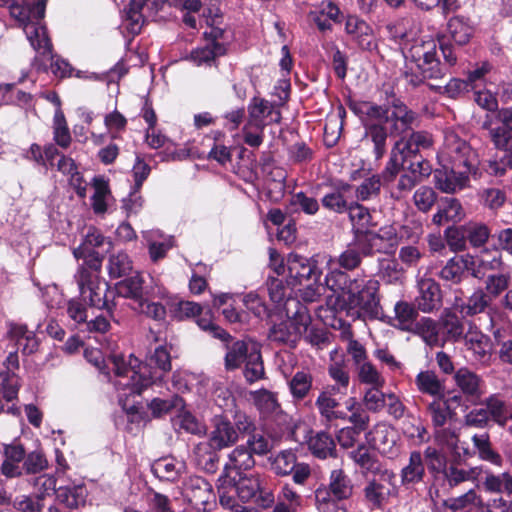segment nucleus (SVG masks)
Masks as SVG:
<instances>
[{"mask_svg":"<svg viewBox=\"0 0 512 512\" xmlns=\"http://www.w3.org/2000/svg\"><path fill=\"white\" fill-rule=\"evenodd\" d=\"M226 47L223 43L214 46L206 45L205 47L196 48L190 54V60L197 66L210 64L215 57L225 54Z\"/></svg>","mask_w":512,"mask_h":512,"instance_id":"680f3d73","label":"nucleus"},{"mask_svg":"<svg viewBox=\"0 0 512 512\" xmlns=\"http://www.w3.org/2000/svg\"><path fill=\"white\" fill-rule=\"evenodd\" d=\"M348 456L361 469L363 475H374L384 470L375 455L363 443L350 451Z\"/></svg>","mask_w":512,"mask_h":512,"instance_id":"f704fd0d","label":"nucleus"},{"mask_svg":"<svg viewBox=\"0 0 512 512\" xmlns=\"http://www.w3.org/2000/svg\"><path fill=\"white\" fill-rule=\"evenodd\" d=\"M482 490L489 494L496 495H512V474L509 472H502L494 474L486 472L485 477L481 481Z\"/></svg>","mask_w":512,"mask_h":512,"instance_id":"72a5a7b5","label":"nucleus"},{"mask_svg":"<svg viewBox=\"0 0 512 512\" xmlns=\"http://www.w3.org/2000/svg\"><path fill=\"white\" fill-rule=\"evenodd\" d=\"M288 271L287 283L289 286L301 285L304 281H318L321 275L317 263L312 258H307L296 253H290L286 259Z\"/></svg>","mask_w":512,"mask_h":512,"instance_id":"4468645a","label":"nucleus"},{"mask_svg":"<svg viewBox=\"0 0 512 512\" xmlns=\"http://www.w3.org/2000/svg\"><path fill=\"white\" fill-rule=\"evenodd\" d=\"M87 494L83 484L60 486L56 491V500L69 509H77L85 504Z\"/></svg>","mask_w":512,"mask_h":512,"instance_id":"e433bc0d","label":"nucleus"},{"mask_svg":"<svg viewBox=\"0 0 512 512\" xmlns=\"http://www.w3.org/2000/svg\"><path fill=\"white\" fill-rule=\"evenodd\" d=\"M383 176L382 174H375L365 179L355 189V195L359 201H367L378 197L381 190Z\"/></svg>","mask_w":512,"mask_h":512,"instance_id":"e2e57ef3","label":"nucleus"},{"mask_svg":"<svg viewBox=\"0 0 512 512\" xmlns=\"http://www.w3.org/2000/svg\"><path fill=\"white\" fill-rule=\"evenodd\" d=\"M398 244L401 242H417L423 234L422 222L415 218H406L404 223L395 226Z\"/></svg>","mask_w":512,"mask_h":512,"instance_id":"6e6d98bb","label":"nucleus"},{"mask_svg":"<svg viewBox=\"0 0 512 512\" xmlns=\"http://www.w3.org/2000/svg\"><path fill=\"white\" fill-rule=\"evenodd\" d=\"M363 500L370 510H381L397 493L396 474L389 469L374 474L363 490Z\"/></svg>","mask_w":512,"mask_h":512,"instance_id":"9d476101","label":"nucleus"},{"mask_svg":"<svg viewBox=\"0 0 512 512\" xmlns=\"http://www.w3.org/2000/svg\"><path fill=\"white\" fill-rule=\"evenodd\" d=\"M48 43L49 44H48L47 50L45 49L44 45L39 46L38 49L36 47H32V48L40 56L47 58V61H51L50 69H51V72L56 77L64 78V77L70 76L71 72H72V67L66 60H64L58 56H54L52 54V44H51V41L49 38H48Z\"/></svg>","mask_w":512,"mask_h":512,"instance_id":"5fc2aeb1","label":"nucleus"},{"mask_svg":"<svg viewBox=\"0 0 512 512\" xmlns=\"http://www.w3.org/2000/svg\"><path fill=\"white\" fill-rule=\"evenodd\" d=\"M442 335L447 341H458L463 335V324L455 313L445 310L440 320Z\"/></svg>","mask_w":512,"mask_h":512,"instance_id":"13d9d810","label":"nucleus"},{"mask_svg":"<svg viewBox=\"0 0 512 512\" xmlns=\"http://www.w3.org/2000/svg\"><path fill=\"white\" fill-rule=\"evenodd\" d=\"M25 458V450L21 445H4V461L1 465V473L8 477L14 478L22 475L19 464Z\"/></svg>","mask_w":512,"mask_h":512,"instance_id":"c9c22d12","label":"nucleus"},{"mask_svg":"<svg viewBox=\"0 0 512 512\" xmlns=\"http://www.w3.org/2000/svg\"><path fill=\"white\" fill-rule=\"evenodd\" d=\"M448 164L443 165V169L434 172L435 185L444 193L453 194L464 189L469 182V175L476 174L477 170H468L467 167L458 168Z\"/></svg>","mask_w":512,"mask_h":512,"instance_id":"2eb2a0df","label":"nucleus"},{"mask_svg":"<svg viewBox=\"0 0 512 512\" xmlns=\"http://www.w3.org/2000/svg\"><path fill=\"white\" fill-rule=\"evenodd\" d=\"M393 37L399 38L405 58L402 75L413 87L419 86L427 78H443L449 68L457 63L454 46L449 44L444 32L437 33L436 38L410 37L406 32H396Z\"/></svg>","mask_w":512,"mask_h":512,"instance_id":"f257e3e1","label":"nucleus"},{"mask_svg":"<svg viewBox=\"0 0 512 512\" xmlns=\"http://www.w3.org/2000/svg\"><path fill=\"white\" fill-rule=\"evenodd\" d=\"M116 380L115 388L119 391V404L127 408L123 397L140 395L153 384L161 383L166 372L171 370V356L167 345H159L151 353L148 363H142L133 354L128 356L114 354L109 357Z\"/></svg>","mask_w":512,"mask_h":512,"instance_id":"7ed1b4c3","label":"nucleus"},{"mask_svg":"<svg viewBox=\"0 0 512 512\" xmlns=\"http://www.w3.org/2000/svg\"><path fill=\"white\" fill-rule=\"evenodd\" d=\"M312 454L319 459L336 457V445L331 435L326 432H318L308 441Z\"/></svg>","mask_w":512,"mask_h":512,"instance_id":"49530a36","label":"nucleus"},{"mask_svg":"<svg viewBox=\"0 0 512 512\" xmlns=\"http://www.w3.org/2000/svg\"><path fill=\"white\" fill-rule=\"evenodd\" d=\"M454 380L457 387L470 404L477 405L484 394V382L476 373L467 368L456 371Z\"/></svg>","mask_w":512,"mask_h":512,"instance_id":"f3484780","label":"nucleus"},{"mask_svg":"<svg viewBox=\"0 0 512 512\" xmlns=\"http://www.w3.org/2000/svg\"><path fill=\"white\" fill-rule=\"evenodd\" d=\"M281 119L279 111L274 106L264 100L254 97L248 106V121L250 126H254L255 130H264L271 123H278Z\"/></svg>","mask_w":512,"mask_h":512,"instance_id":"dca6fc26","label":"nucleus"},{"mask_svg":"<svg viewBox=\"0 0 512 512\" xmlns=\"http://www.w3.org/2000/svg\"><path fill=\"white\" fill-rule=\"evenodd\" d=\"M224 362L227 370L239 368L248 358L251 346L244 340H237L226 346Z\"/></svg>","mask_w":512,"mask_h":512,"instance_id":"de8ad7c7","label":"nucleus"},{"mask_svg":"<svg viewBox=\"0 0 512 512\" xmlns=\"http://www.w3.org/2000/svg\"><path fill=\"white\" fill-rule=\"evenodd\" d=\"M345 31L352 41L363 50L375 48V40L371 26L355 15H349L345 22Z\"/></svg>","mask_w":512,"mask_h":512,"instance_id":"4be33fe9","label":"nucleus"},{"mask_svg":"<svg viewBox=\"0 0 512 512\" xmlns=\"http://www.w3.org/2000/svg\"><path fill=\"white\" fill-rule=\"evenodd\" d=\"M339 502L327 486H320L315 490V505L319 512H337Z\"/></svg>","mask_w":512,"mask_h":512,"instance_id":"774afa93","label":"nucleus"},{"mask_svg":"<svg viewBox=\"0 0 512 512\" xmlns=\"http://www.w3.org/2000/svg\"><path fill=\"white\" fill-rule=\"evenodd\" d=\"M238 481L235 479V485L230 487V490L237 493L238 497L243 502H248L257 496L258 491L261 489L265 477L260 474L251 475H238Z\"/></svg>","mask_w":512,"mask_h":512,"instance_id":"4c0bfd02","label":"nucleus"},{"mask_svg":"<svg viewBox=\"0 0 512 512\" xmlns=\"http://www.w3.org/2000/svg\"><path fill=\"white\" fill-rule=\"evenodd\" d=\"M362 240H359L356 245L348 246L336 259L340 268L351 271L359 267L362 262V257L365 256L361 250Z\"/></svg>","mask_w":512,"mask_h":512,"instance_id":"0e129e2a","label":"nucleus"},{"mask_svg":"<svg viewBox=\"0 0 512 512\" xmlns=\"http://www.w3.org/2000/svg\"><path fill=\"white\" fill-rule=\"evenodd\" d=\"M327 487L332 491L334 497L340 501L348 500L354 492L352 479L343 469H333L329 475Z\"/></svg>","mask_w":512,"mask_h":512,"instance_id":"58836bf2","label":"nucleus"},{"mask_svg":"<svg viewBox=\"0 0 512 512\" xmlns=\"http://www.w3.org/2000/svg\"><path fill=\"white\" fill-rule=\"evenodd\" d=\"M328 289L347 296V314L362 319H378L382 314L377 280L366 275L351 276L339 268H330L325 277Z\"/></svg>","mask_w":512,"mask_h":512,"instance_id":"20e7f679","label":"nucleus"},{"mask_svg":"<svg viewBox=\"0 0 512 512\" xmlns=\"http://www.w3.org/2000/svg\"><path fill=\"white\" fill-rule=\"evenodd\" d=\"M314 377L308 370L296 371L288 380L287 386L294 403L306 400L313 389Z\"/></svg>","mask_w":512,"mask_h":512,"instance_id":"c85d7f7f","label":"nucleus"},{"mask_svg":"<svg viewBox=\"0 0 512 512\" xmlns=\"http://www.w3.org/2000/svg\"><path fill=\"white\" fill-rule=\"evenodd\" d=\"M504 266L502 253L498 248L484 249L475 259V265L472 266V276L477 279H484L488 272L504 271Z\"/></svg>","mask_w":512,"mask_h":512,"instance_id":"b1692460","label":"nucleus"},{"mask_svg":"<svg viewBox=\"0 0 512 512\" xmlns=\"http://www.w3.org/2000/svg\"><path fill=\"white\" fill-rule=\"evenodd\" d=\"M336 393H340V387L327 386L318 395L315 406L326 422H332L337 419L345 420L347 413L339 410L340 403L334 397Z\"/></svg>","mask_w":512,"mask_h":512,"instance_id":"412c9836","label":"nucleus"},{"mask_svg":"<svg viewBox=\"0 0 512 512\" xmlns=\"http://www.w3.org/2000/svg\"><path fill=\"white\" fill-rule=\"evenodd\" d=\"M449 39V44L453 41L458 46L466 45L473 34V28L460 16L449 19L447 23V32L444 33Z\"/></svg>","mask_w":512,"mask_h":512,"instance_id":"a19ab883","label":"nucleus"},{"mask_svg":"<svg viewBox=\"0 0 512 512\" xmlns=\"http://www.w3.org/2000/svg\"><path fill=\"white\" fill-rule=\"evenodd\" d=\"M368 441L372 443L374 447L383 452L391 448L394 444V433L393 431L384 424L376 425L367 435Z\"/></svg>","mask_w":512,"mask_h":512,"instance_id":"052dcab7","label":"nucleus"},{"mask_svg":"<svg viewBox=\"0 0 512 512\" xmlns=\"http://www.w3.org/2000/svg\"><path fill=\"white\" fill-rule=\"evenodd\" d=\"M432 143L431 135L424 131L413 132L408 138L402 137L396 141L386 163V174L389 177L393 176L397 167L401 166L405 159L410 156H421L419 154L420 149L429 148Z\"/></svg>","mask_w":512,"mask_h":512,"instance_id":"f8f14e48","label":"nucleus"},{"mask_svg":"<svg viewBox=\"0 0 512 512\" xmlns=\"http://www.w3.org/2000/svg\"><path fill=\"white\" fill-rule=\"evenodd\" d=\"M0 7L8 8L11 18L23 29L31 47L38 49L39 46L44 45L47 50L49 43L46 26L40 22L33 21L29 7L23 2L20 5L15 0H0Z\"/></svg>","mask_w":512,"mask_h":512,"instance_id":"9b49d317","label":"nucleus"},{"mask_svg":"<svg viewBox=\"0 0 512 512\" xmlns=\"http://www.w3.org/2000/svg\"><path fill=\"white\" fill-rule=\"evenodd\" d=\"M238 433L233 424L223 416H215L212 420V430L208 434V442L216 449H225L238 441Z\"/></svg>","mask_w":512,"mask_h":512,"instance_id":"6ab92c4d","label":"nucleus"},{"mask_svg":"<svg viewBox=\"0 0 512 512\" xmlns=\"http://www.w3.org/2000/svg\"><path fill=\"white\" fill-rule=\"evenodd\" d=\"M285 312L287 319L273 325L269 330L268 338L271 342L295 347L301 335L308 329L310 316L306 307L296 299H288Z\"/></svg>","mask_w":512,"mask_h":512,"instance_id":"6e6552de","label":"nucleus"},{"mask_svg":"<svg viewBox=\"0 0 512 512\" xmlns=\"http://www.w3.org/2000/svg\"><path fill=\"white\" fill-rule=\"evenodd\" d=\"M412 332L420 336L431 347L443 346L446 343V338L441 333L440 323L429 317H423L416 322Z\"/></svg>","mask_w":512,"mask_h":512,"instance_id":"7c9ffc66","label":"nucleus"},{"mask_svg":"<svg viewBox=\"0 0 512 512\" xmlns=\"http://www.w3.org/2000/svg\"><path fill=\"white\" fill-rule=\"evenodd\" d=\"M183 491L187 500L195 506L207 504L213 495L210 483L200 476L189 477L184 483Z\"/></svg>","mask_w":512,"mask_h":512,"instance_id":"bb28decb","label":"nucleus"},{"mask_svg":"<svg viewBox=\"0 0 512 512\" xmlns=\"http://www.w3.org/2000/svg\"><path fill=\"white\" fill-rule=\"evenodd\" d=\"M353 192V186L346 182H339L333 186L330 192L326 193L322 199V206L333 213L343 214L349 210V196Z\"/></svg>","mask_w":512,"mask_h":512,"instance_id":"5701e85b","label":"nucleus"},{"mask_svg":"<svg viewBox=\"0 0 512 512\" xmlns=\"http://www.w3.org/2000/svg\"><path fill=\"white\" fill-rule=\"evenodd\" d=\"M359 381L371 386L383 387L385 380L376 369V367L369 361H364L356 365Z\"/></svg>","mask_w":512,"mask_h":512,"instance_id":"338daca9","label":"nucleus"},{"mask_svg":"<svg viewBox=\"0 0 512 512\" xmlns=\"http://www.w3.org/2000/svg\"><path fill=\"white\" fill-rule=\"evenodd\" d=\"M254 404L264 417L273 416L281 411L277 394L266 389H260L251 393Z\"/></svg>","mask_w":512,"mask_h":512,"instance_id":"09e8293b","label":"nucleus"},{"mask_svg":"<svg viewBox=\"0 0 512 512\" xmlns=\"http://www.w3.org/2000/svg\"><path fill=\"white\" fill-rule=\"evenodd\" d=\"M442 162L458 168L467 167L468 170H477L479 159L477 152L469 142L454 129L444 131V142L439 152Z\"/></svg>","mask_w":512,"mask_h":512,"instance_id":"1a4fd4ad","label":"nucleus"},{"mask_svg":"<svg viewBox=\"0 0 512 512\" xmlns=\"http://www.w3.org/2000/svg\"><path fill=\"white\" fill-rule=\"evenodd\" d=\"M101 266V260L95 257L89 267L81 266L75 274L80 298L89 306L98 309H106L109 313L112 312L115 304L108 300L109 286L106 281L101 279L98 275V270Z\"/></svg>","mask_w":512,"mask_h":512,"instance_id":"0eeeda50","label":"nucleus"},{"mask_svg":"<svg viewBox=\"0 0 512 512\" xmlns=\"http://www.w3.org/2000/svg\"><path fill=\"white\" fill-rule=\"evenodd\" d=\"M394 313L397 322L395 327L402 331H412L417 317L414 306L406 301H398L394 306Z\"/></svg>","mask_w":512,"mask_h":512,"instance_id":"864d4df0","label":"nucleus"},{"mask_svg":"<svg viewBox=\"0 0 512 512\" xmlns=\"http://www.w3.org/2000/svg\"><path fill=\"white\" fill-rule=\"evenodd\" d=\"M271 449L269 439L262 433H254L248 437L246 444L238 445L228 454V461L225 463L222 474L218 478V483L224 487L226 484L230 487L235 485V477L231 476L232 471L241 475L244 471L250 470L255 466L253 455H265Z\"/></svg>","mask_w":512,"mask_h":512,"instance_id":"423d86ee","label":"nucleus"},{"mask_svg":"<svg viewBox=\"0 0 512 512\" xmlns=\"http://www.w3.org/2000/svg\"><path fill=\"white\" fill-rule=\"evenodd\" d=\"M511 280L512 276L509 271L488 274L485 276L484 292L492 301L509 288Z\"/></svg>","mask_w":512,"mask_h":512,"instance_id":"8fccbe9b","label":"nucleus"},{"mask_svg":"<svg viewBox=\"0 0 512 512\" xmlns=\"http://www.w3.org/2000/svg\"><path fill=\"white\" fill-rule=\"evenodd\" d=\"M491 302L483 289H477L465 303L459 306V312L463 316H474L484 313L490 307Z\"/></svg>","mask_w":512,"mask_h":512,"instance_id":"603ef678","label":"nucleus"},{"mask_svg":"<svg viewBox=\"0 0 512 512\" xmlns=\"http://www.w3.org/2000/svg\"><path fill=\"white\" fill-rule=\"evenodd\" d=\"M186 465L173 457L156 460L152 465V472L156 477L166 481H175L185 471Z\"/></svg>","mask_w":512,"mask_h":512,"instance_id":"ea45409f","label":"nucleus"},{"mask_svg":"<svg viewBox=\"0 0 512 512\" xmlns=\"http://www.w3.org/2000/svg\"><path fill=\"white\" fill-rule=\"evenodd\" d=\"M20 388L19 377L12 371L0 373V392L5 402H12L17 398Z\"/></svg>","mask_w":512,"mask_h":512,"instance_id":"69168bd1","label":"nucleus"},{"mask_svg":"<svg viewBox=\"0 0 512 512\" xmlns=\"http://www.w3.org/2000/svg\"><path fill=\"white\" fill-rule=\"evenodd\" d=\"M464 345L471 352L475 362L489 363L492 356V342L487 335L471 327L464 335Z\"/></svg>","mask_w":512,"mask_h":512,"instance_id":"aec40b11","label":"nucleus"},{"mask_svg":"<svg viewBox=\"0 0 512 512\" xmlns=\"http://www.w3.org/2000/svg\"><path fill=\"white\" fill-rule=\"evenodd\" d=\"M483 128L489 131V136L496 148L495 154L488 160L487 172L501 177L508 169H512V108L497 111L494 119L487 118Z\"/></svg>","mask_w":512,"mask_h":512,"instance_id":"39448f33","label":"nucleus"},{"mask_svg":"<svg viewBox=\"0 0 512 512\" xmlns=\"http://www.w3.org/2000/svg\"><path fill=\"white\" fill-rule=\"evenodd\" d=\"M143 284L144 279L142 275L136 273L135 275L118 282L115 286V290L118 296L130 298L134 300V305H137L138 302H140V299H144Z\"/></svg>","mask_w":512,"mask_h":512,"instance_id":"a18cd8bd","label":"nucleus"},{"mask_svg":"<svg viewBox=\"0 0 512 512\" xmlns=\"http://www.w3.org/2000/svg\"><path fill=\"white\" fill-rule=\"evenodd\" d=\"M474 447L478 450L479 457L482 460L488 461L496 466H501L502 458L495 452L490 443V438L487 433L475 434L472 437Z\"/></svg>","mask_w":512,"mask_h":512,"instance_id":"bf43d9fd","label":"nucleus"},{"mask_svg":"<svg viewBox=\"0 0 512 512\" xmlns=\"http://www.w3.org/2000/svg\"><path fill=\"white\" fill-rule=\"evenodd\" d=\"M350 109L362 120L365 133L363 141L371 148L376 160L387 151L388 129L391 135H402L412 128L416 114L400 100L391 105H377L362 101L350 104Z\"/></svg>","mask_w":512,"mask_h":512,"instance_id":"f03ea898","label":"nucleus"},{"mask_svg":"<svg viewBox=\"0 0 512 512\" xmlns=\"http://www.w3.org/2000/svg\"><path fill=\"white\" fill-rule=\"evenodd\" d=\"M243 364V376L248 383L252 384L265 378L262 355L256 345L251 346L250 355Z\"/></svg>","mask_w":512,"mask_h":512,"instance_id":"c03bdc74","label":"nucleus"},{"mask_svg":"<svg viewBox=\"0 0 512 512\" xmlns=\"http://www.w3.org/2000/svg\"><path fill=\"white\" fill-rule=\"evenodd\" d=\"M94 194L91 197V205L95 214H104L112 198L108 181L102 176L93 178Z\"/></svg>","mask_w":512,"mask_h":512,"instance_id":"37998d69","label":"nucleus"},{"mask_svg":"<svg viewBox=\"0 0 512 512\" xmlns=\"http://www.w3.org/2000/svg\"><path fill=\"white\" fill-rule=\"evenodd\" d=\"M145 4L146 0H131L125 9L124 24L126 29L134 35L141 32L145 23V18L142 14Z\"/></svg>","mask_w":512,"mask_h":512,"instance_id":"3c124183","label":"nucleus"},{"mask_svg":"<svg viewBox=\"0 0 512 512\" xmlns=\"http://www.w3.org/2000/svg\"><path fill=\"white\" fill-rule=\"evenodd\" d=\"M220 449H216L208 441L199 442L192 451V458L195 464L203 471L214 474L219 465Z\"/></svg>","mask_w":512,"mask_h":512,"instance_id":"cd10ccee","label":"nucleus"},{"mask_svg":"<svg viewBox=\"0 0 512 512\" xmlns=\"http://www.w3.org/2000/svg\"><path fill=\"white\" fill-rule=\"evenodd\" d=\"M361 240V250L364 255L375 252L394 254L399 245L395 225H385L377 232L367 233Z\"/></svg>","mask_w":512,"mask_h":512,"instance_id":"ddd939ff","label":"nucleus"},{"mask_svg":"<svg viewBox=\"0 0 512 512\" xmlns=\"http://www.w3.org/2000/svg\"><path fill=\"white\" fill-rule=\"evenodd\" d=\"M400 171H406L408 174H410L411 177H413V179L420 183L425 178L430 176L432 172V166L430 162L424 159L422 156H410L408 159H405L401 166L397 167L395 174L391 177L386 174L385 167L382 171L383 181L386 183L394 181Z\"/></svg>","mask_w":512,"mask_h":512,"instance_id":"393cba45","label":"nucleus"},{"mask_svg":"<svg viewBox=\"0 0 512 512\" xmlns=\"http://www.w3.org/2000/svg\"><path fill=\"white\" fill-rule=\"evenodd\" d=\"M415 384L422 394L429 395L434 399H444L445 397V382L434 371L425 370L418 373Z\"/></svg>","mask_w":512,"mask_h":512,"instance_id":"2f4dec72","label":"nucleus"},{"mask_svg":"<svg viewBox=\"0 0 512 512\" xmlns=\"http://www.w3.org/2000/svg\"><path fill=\"white\" fill-rule=\"evenodd\" d=\"M425 476L424 459L420 451H412L408 463L401 469L400 477L403 486L414 485L423 481Z\"/></svg>","mask_w":512,"mask_h":512,"instance_id":"473e14b6","label":"nucleus"},{"mask_svg":"<svg viewBox=\"0 0 512 512\" xmlns=\"http://www.w3.org/2000/svg\"><path fill=\"white\" fill-rule=\"evenodd\" d=\"M11 340L15 341V345L23 354H32L38 348V340L34 333L29 331L26 325L12 324L9 329Z\"/></svg>","mask_w":512,"mask_h":512,"instance_id":"79ce46f5","label":"nucleus"},{"mask_svg":"<svg viewBox=\"0 0 512 512\" xmlns=\"http://www.w3.org/2000/svg\"><path fill=\"white\" fill-rule=\"evenodd\" d=\"M299 462L297 456L291 449L278 452L271 460V468L278 476L290 475Z\"/></svg>","mask_w":512,"mask_h":512,"instance_id":"4d7b16f0","label":"nucleus"},{"mask_svg":"<svg viewBox=\"0 0 512 512\" xmlns=\"http://www.w3.org/2000/svg\"><path fill=\"white\" fill-rule=\"evenodd\" d=\"M474 265L475 258L469 254L454 256L440 270L439 277L442 280L458 284L462 281L466 271H470L472 274V266Z\"/></svg>","mask_w":512,"mask_h":512,"instance_id":"a878e982","label":"nucleus"},{"mask_svg":"<svg viewBox=\"0 0 512 512\" xmlns=\"http://www.w3.org/2000/svg\"><path fill=\"white\" fill-rule=\"evenodd\" d=\"M442 295L440 286L431 278H424L418 281V295L415 298V305L423 313H431L440 308Z\"/></svg>","mask_w":512,"mask_h":512,"instance_id":"a211bd4d","label":"nucleus"},{"mask_svg":"<svg viewBox=\"0 0 512 512\" xmlns=\"http://www.w3.org/2000/svg\"><path fill=\"white\" fill-rule=\"evenodd\" d=\"M142 236L147 242L150 259L158 262L174 246L172 236H165L159 230L143 231Z\"/></svg>","mask_w":512,"mask_h":512,"instance_id":"c756f323","label":"nucleus"}]
</instances>
